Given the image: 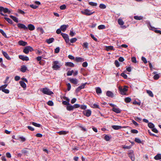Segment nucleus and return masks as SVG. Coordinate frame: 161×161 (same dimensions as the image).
Masks as SVG:
<instances>
[{
	"label": "nucleus",
	"instance_id": "1",
	"mask_svg": "<svg viewBox=\"0 0 161 161\" xmlns=\"http://www.w3.org/2000/svg\"><path fill=\"white\" fill-rule=\"evenodd\" d=\"M62 65L59 62L57 61H55L53 62L52 68L55 70H58Z\"/></svg>",
	"mask_w": 161,
	"mask_h": 161
},
{
	"label": "nucleus",
	"instance_id": "2",
	"mask_svg": "<svg viewBox=\"0 0 161 161\" xmlns=\"http://www.w3.org/2000/svg\"><path fill=\"white\" fill-rule=\"evenodd\" d=\"M128 87L127 86H125L123 88L119 86V89L120 92V93L122 95H126V92L128 90Z\"/></svg>",
	"mask_w": 161,
	"mask_h": 161
},
{
	"label": "nucleus",
	"instance_id": "3",
	"mask_svg": "<svg viewBox=\"0 0 161 161\" xmlns=\"http://www.w3.org/2000/svg\"><path fill=\"white\" fill-rule=\"evenodd\" d=\"M94 11L92 12L91 11L87 9H86L83 11H81V13L83 14L89 16L92 15L94 13Z\"/></svg>",
	"mask_w": 161,
	"mask_h": 161
},
{
	"label": "nucleus",
	"instance_id": "4",
	"mask_svg": "<svg viewBox=\"0 0 161 161\" xmlns=\"http://www.w3.org/2000/svg\"><path fill=\"white\" fill-rule=\"evenodd\" d=\"M33 50V48L30 46L25 47L23 50V52L25 54H28L29 51H32Z\"/></svg>",
	"mask_w": 161,
	"mask_h": 161
},
{
	"label": "nucleus",
	"instance_id": "5",
	"mask_svg": "<svg viewBox=\"0 0 161 161\" xmlns=\"http://www.w3.org/2000/svg\"><path fill=\"white\" fill-rule=\"evenodd\" d=\"M42 92L43 93L47 95H51L53 94V92L50 91L47 88H43Z\"/></svg>",
	"mask_w": 161,
	"mask_h": 161
},
{
	"label": "nucleus",
	"instance_id": "6",
	"mask_svg": "<svg viewBox=\"0 0 161 161\" xmlns=\"http://www.w3.org/2000/svg\"><path fill=\"white\" fill-rule=\"evenodd\" d=\"M61 35L64 39L66 42L68 43L69 41V39L68 35L63 33H61Z\"/></svg>",
	"mask_w": 161,
	"mask_h": 161
},
{
	"label": "nucleus",
	"instance_id": "7",
	"mask_svg": "<svg viewBox=\"0 0 161 161\" xmlns=\"http://www.w3.org/2000/svg\"><path fill=\"white\" fill-rule=\"evenodd\" d=\"M0 11H3L5 13H10L11 12V11L9 10L8 8H4L3 7H0Z\"/></svg>",
	"mask_w": 161,
	"mask_h": 161
},
{
	"label": "nucleus",
	"instance_id": "8",
	"mask_svg": "<svg viewBox=\"0 0 161 161\" xmlns=\"http://www.w3.org/2000/svg\"><path fill=\"white\" fill-rule=\"evenodd\" d=\"M92 112L89 109L86 110L83 112L84 114L87 117H89L91 114Z\"/></svg>",
	"mask_w": 161,
	"mask_h": 161
},
{
	"label": "nucleus",
	"instance_id": "9",
	"mask_svg": "<svg viewBox=\"0 0 161 161\" xmlns=\"http://www.w3.org/2000/svg\"><path fill=\"white\" fill-rule=\"evenodd\" d=\"M17 26L19 28L24 29V30H28V27L23 24L19 23L18 24Z\"/></svg>",
	"mask_w": 161,
	"mask_h": 161
},
{
	"label": "nucleus",
	"instance_id": "10",
	"mask_svg": "<svg viewBox=\"0 0 161 161\" xmlns=\"http://www.w3.org/2000/svg\"><path fill=\"white\" fill-rule=\"evenodd\" d=\"M69 81L74 84H77L78 82V80L75 78H69Z\"/></svg>",
	"mask_w": 161,
	"mask_h": 161
},
{
	"label": "nucleus",
	"instance_id": "11",
	"mask_svg": "<svg viewBox=\"0 0 161 161\" xmlns=\"http://www.w3.org/2000/svg\"><path fill=\"white\" fill-rule=\"evenodd\" d=\"M19 57L20 59L22 60L23 61H28L29 60V58L27 56H25L23 55H19Z\"/></svg>",
	"mask_w": 161,
	"mask_h": 161
},
{
	"label": "nucleus",
	"instance_id": "12",
	"mask_svg": "<svg viewBox=\"0 0 161 161\" xmlns=\"http://www.w3.org/2000/svg\"><path fill=\"white\" fill-rule=\"evenodd\" d=\"M112 128L114 130H118L121 129L122 128H125L126 127L125 126L122 127V126H120L114 125H113L112 126Z\"/></svg>",
	"mask_w": 161,
	"mask_h": 161
},
{
	"label": "nucleus",
	"instance_id": "13",
	"mask_svg": "<svg viewBox=\"0 0 161 161\" xmlns=\"http://www.w3.org/2000/svg\"><path fill=\"white\" fill-rule=\"evenodd\" d=\"M112 110L113 111L117 114L121 112L120 110L118 108L114 107L112 109Z\"/></svg>",
	"mask_w": 161,
	"mask_h": 161
},
{
	"label": "nucleus",
	"instance_id": "14",
	"mask_svg": "<svg viewBox=\"0 0 161 161\" xmlns=\"http://www.w3.org/2000/svg\"><path fill=\"white\" fill-rule=\"evenodd\" d=\"M129 156L130 158L132 161H134L135 160L134 155L132 152L129 153Z\"/></svg>",
	"mask_w": 161,
	"mask_h": 161
},
{
	"label": "nucleus",
	"instance_id": "15",
	"mask_svg": "<svg viewBox=\"0 0 161 161\" xmlns=\"http://www.w3.org/2000/svg\"><path fill=\"white\" fill-rule=\"evenodd\" d=\"M18 44L22 46H25L27 45V42L21 40L18 42Z\"/></svg>",
	"mask_w": 161,
	"mask_h": 161
},
{
	"label": "nucleus",
	"instance_id": "16",
	"mask_svg": "<svg viewBox=\"0 0 161 161\" xmlns=\"http://www.w3.org/2000/svg\"><path fill=\"white\" fill-rule=\"evenodd\" d=\"M68 26V25H63L61 26L60 29L61 31H65L67 27Z\"/></svg>",
	"mask_w": 161,
	"mask_h": 161
},
{
	"label": "nucleus",
	"instance_id": "17",
	"mask_svg": "<svg viewBox=\"0 0 161 161\" xmlns=\"http://www.w3.org/2000/svg\"><path fill=\"white\" fill-rule=\"evenodd\" d=\"M2 53L4 56L8 60H10L11 58L9 57L8 54H7V53L3 51H2Z\"/></svg>",
	"mask_w": 161,
	"mask_h": 161
},
{
	"label": "nucleus",
	"instance_id": "18",
	"mask_svg": "<svg viewBox=\"0 0 161 161\" xmlns=\"http://www.w3.org/2000/svg\"><path fill=\"white\" fill-rule=\"evenodd\" d=\"M30 31H33L35 29V27L34 25L30 24L28 25V29Z\"/></svg>",
	"mask_w": 161,
	"mask_h": 161
},
{
	"label": "nucleus",
	"instance_id": "19",
	"mask_svg": "<svg viewBox=\"0 0 161 161\" xmlns=\"http://www.w3.org/2000/svg\"><path fill=\"white\" fill-rule=\"evenodd\" d=\"M107 95L109 97H114V94L111 92L110 91H108L106 93Z\"/></svg>",
	"mask_w": 161,
	"mask_h": 161
},
{
	"label": "nucleus",
	"instance_id": "20",
	"mask_svg": "<svg viewBox=\"0 0 161 161\" xmlns=\"http://www.w3.org/2000/svg\"><path fill=\"white\" fill-rule=\"evenodd\" d=\"M69 132L68 131H66L64 130H62L59 132H58L57 133H58L60 135H64L66 134Z\"/></svg>",
	"mask_w": 161,
	"mask_h": 161
},
{
	"label": "nucleus",
	"instance_id": "21",
	"mask_svg": "<svg viewBox=\"0 0 161 161\" xmlns=\"http://www.w3.org/2000/svg\"><path fill=\"white\" fill-rule=\"evenodd\" d=\"M66 109L69 111L73 110L74 108L73 106L71 105L70 104L68 105L66 107Z\"/></svg>",
	"mask_w": 161,
	"mask_h": 161
},
{
	"label": "nucleus",
	"instance_id": "22",
	"mask_svg": "<svg viewBox=\"0 0 161 161\" xmlns=\"http://www.w3.org/2000/svg\"><path fill=\"white\" fill-rule=\"evenodd\" d=\"M135 19L137 20H141L142 19L143 17L142 16H135L134 17Z\"/></svg>",
	"mask_w": 161,
	"mask_h": 161
},
{
	"label": "nucleus",
	"instance_id": "23",
	"mask_svg": "<svg viewBox=\"0 0 161 161\" xmlns=\"http://www.w3.org/2000/svg\"><path fill=\"white\" fill-rule=\"evenodd\" d=\"M65 65L66 66L71 67H73L74 66V64L71 62H66L65 63Z\"/></svg>",
	"mask_w": 161,
	"mask_h": 161
},
{
	"label": "nucleus",
	"instance_id": "24",
	"mask_svg": "<svg viewBox=\"0 0 161 161\" xmlns=\"http://www.w3.org/2000/svg\"><path fill=\"white\" fill-rule=\"evenodd\" d=\"M27 69V67L25 65H23L21 66V68L20 69V71L23 72H25L26 70Z\"/></svg>",
	"mask_w": 161,
	"mask_h": 161
},
{
	"label": "nucleus",
	"instance_id": "25",
	"mask_svg": "<svg viewBox=\"0 0 161 161\" xmlns=\"http://www.w3.org/2000/svg\"><path fill=\"white\" fill-rule=\"evenodd\" d=\"M75 60L77 62H83L84 61V59L81 57H76L75 58Z\"/></svg>",
	"mask_w": 161,
	"mask_h": 161
},
{
	"label": "nucleus",
	"instance_id": "26",
	"mask_svg": "<svg viewBox=\"0 0 161 161\" xmlns=\"http://www.w3.org/2000/svg\"><path fill=\"white\" fill-rule=\"evenodd\" d=\"M10 17L16 23H18V19L16 17L13 16L12 15H10Z\"/></svg>",
	"mask_w": 161,
	"mask_h": 161
},
{
	"label": "nucleus",
	"instance_id": "27",
	"mask_svg": "<svg viewBox=\"0 0 161 161\" xmlns=\"http://www.w3.org/2000/svg\"><path fill=\"white\" fill-rule=\"evenodd\" d=\"M20 86L23 88H25L26 87V85L25 83L23 81H20L19 82Z\"/></svg>",
	"mask_w": 161,
	"mask_h": 161
},
{
	"label": "nucleus",
	"instance_id": "28",
	"mask_svg": "<svg viewBox=\"0 0 161 161\" xmlns=\"http://www.w3.org/2000/svg\"><path fill=\"white\" fill-rule=\"evenodd\" d=\"M154 159L156 160H159L161 159V154H158L154 157Z\"/></svg>",
	"mask_w": 161,
	"mask_h": 161
},
{
	"label": "nucleus",
	"instance_id": "29",
	"mask_svg": "<svg viewBox=\"0 0 161 161\" xmlns=\"http://www.w3.org/2000/svg\"><path fill=\"white\" fill-rule=\"evenodd\" d=\"M54 39L53 38H49L48 39H47L46 40V42L50 44L52 43L54 41Z\"/></svg>",
	"mask_w": 161,
	"mask_h": 161
},
{
	"label": "nucleus",
	"instance_id": "30",
	"mask_svg": "<svg viewBox=\"0 0 161 161\" xmlns=\"http://www.w3.org/2000/svg\"><path fill=\"white\" fill-rule=\"evenodd\" d=\"M114 50V47L113 46H108L106 47V50L107 51H108L109 50Z\"/></svg>",
	"mask_w": 161,
	"mask_h": 161
},
{
	"label": "nucleus",
	"instance_id": "31",
	"mask_svg": "<svg viewBox=\"0 0 161 161\" xmlns=\"http://www.w3.org/2000/svg\"><path fill=\"white\" fill-rule=\"evenodd\" d=\"M118 23L119 25H123L124 24V23L122 19H118Z\"/></svg>",
	"mask_w": 161,
	"mask_h": 161
},
{
	"label": "nucleus",
	"instance_id": "32",
	"mask_svg": "<svg viewBox=\"0 0 161 161\" xmlns=\"http://www.w3.org/2000/svg\"><path fill=\"white\" fill-rule=\"evenodd\" d=\"M147 92L150 97H152L153 96V94L151 91L147 90Z\"/></svg>",
	"mask_w": 161,
	"mask_h": 161
},
{
	"label": "nucleus",
	"instance_id": "33",
	"mask_svg": "<svg viewBox=\"0 0 161 161\" xmlns=\"http://www.w3.org/2000/svg\"><path fill=\"white\" fill-rule=\"evenodd\" d=\"M37 30L38 31L40 32L41 34H43L44 32V31L43 29L41 27H38L37 28Z\"/></svg>",
	"mask_w": 161,
	"mask_h": 161
},
{
	"label": "nucleus",
	"instance_id": "34",
	"mask_svg": "<svg viewBox=\"0 0 161 161\" xmlns=\"http://www.w3.org/2000/svg\"><path fill=\"white\" fill-rule=\"evenodd\" d=\"M96 92L97 94H100L102 92V91L101 88L99 87H97L96 88Z\"/></svg>",
	"mask_w": 161,
	"mask_h": 161
},
{
	"label": "nucleus",
	"instance_id": "35",
	"mask_svg": "<svg viewBox=\"0 0 161 161\" xmlns=\"http://www.w3.org/2000/svg\"><path fill=\"white\" fill-rule=\"evenodd\" d=\"M7 84H5L1 86V87H0V91L2 90V91H3V90L5 89V88L7 86Z\"/></svg>",
	"mask_w": 161,
	"mask_h": 161
},
{
	"label": "nucleus",
	"instance_id": "36",
	"mask_svg": "<svg viewBox=\"0 0 161 161\" xmlns=\"http://www.w3.org/2000/svg\"><path fill=\"white\" fill-rule=\"evenodd\" d=\"M19 139L20 140L21 142H23L26 141V138L23 136H20Z\"/></svg>",
	"mask_w": 161,
	"mask_h": 161
},
{
	"label": "nucleus",
	"instance_id": "37",
	"mask_svg": "<svg viewBox=\"0 0 161 161\" xmlns=\"http://www.w3.org/2000/svg\"><path fill=\"white\" fill-rule=\"evenodd\" d=\"M131 101V98L129 97H126L125 99V101L126 103H129Z\"/></svg>",
	"mask_w": 161,
	"mask_h": 161
},
{
	"label": "nucleus",
	"instance_id": "38",
	"mask_svg": "<svg viewBox=\"0 0 161 161\" xmlns=\"http://www.w3.org/2000/svg\"><path fill=\"white\" fill-rule=\"evenodd\" d=\"M32 124L34 126L37 127H40L41 126L40 124H37L34 122H32Z\"/></svg>",
	"mask_w": 161,
	"mask_h": 161
},
{
	"label": "nucleus",
	"instance_id": "39",
	"mask_svg": "<svg viewBox=\"0 0 161 161\" xmlns=\"http://www.w3.org/2000/svg\"><path fill=\"white\" fill-rule=\"evenodd\" d=\"M98 28L99 30H101L105 28V26L104 25H99Z\"/></svg>",
	"mask_w": 161,
	"mask_h": 161
},
{
	"label": "nucleus",
	"instance_id": "40",
	"mask_svg": "<svg viewBox=\"0 0 161 161\" xmlns=\"http://www.w3.org/2000/svg\"><path fill=\"white\" fill-rule=\"evenodd\" d=\"M148 127L151 128H153L154 127V124L152 123H148Z\"/></svg>",
	"mask_w": 161,
	"mask_h": 161
},
{
	"label": "nucleus",
	"instance_id": "41",
	"mask_svg": "<svg viewBox=\"0 0 161 161\" xmlns=\"http://www.w3.org/2000/svg\"><path fill=\"white\" fill-rule=\"evenodd\" d=\"M10 24H12L13 23L12 21L9 18H4Z\"/></svg>",
	"mask_w": 161,
	"mask_h": 161
},
{
	"label": "nucleus",
	"instance_id": "42",
	"mask_svg": "<svg viewBox=\"0 0 161 161\" xmlns=\"http://www.w3.org/2000/svg\"><path fill=\"white\" fill-rule=\"evenodd\" d=\"M99 7L100 8L102 9H105L106 8V6L103 4H100Z\"/></svg>",
	"mask_w": 161,
	"mask_h": 161
},
{
	"label": "nucleus",
	"instance_id": "43",
	"mask_svg": "<svg viewBox=\"0 0 161 161\" xmlns=\"http://www.w3.org/2000/svg\"><path fill=\"white\" fill-rule=\"evenodd\" d=\"M93 108H100L99 106L97 104L94 103L93 104V106L92 107Z\"/></svg>",
	"mask_w": 161,
	"mask_h": 161
},
{
	"label": "nucleus",
	"instance_id": "44",
	"mask_svg": "<svg viewBox=\"0 0 161 161\" xmlns=\"http://www.w3.org/2000/svg\"><path fill=\"white\" fill-rule=\"evenodd\" d=\"M17 12L19 14H24L25 13V12L19 9H18Z\"/></svg>",
	"mask_w": 161,
	"mask_h": 161
},
{
	"label": "nucleus",
	"instance_id": "45",
	"mask_svg": "<svg viewBox=\"0 0 161 161\" xmlns=\"http://www.w3.org/2000/svg\"><path fill=\"white\" fill-rule=\"evenodd\" d=\"M66 6L64 5H63L60 6V8L61 10H64L66 8Z\"/></svg>",
	"mask_w": 161,
	"mask_h": 161
},
{
	"label": "nucleus",
	"instance_id": "46",
	"mask_svg": "<svg viewBox=\"0 0 161 161\" xmlns=\"http://www.w3.org/2000/svg\"><path fill=\"white\" fill-rule=\"evenodd\" d=\"M89 3V5L92 6H96L97 5V3L93 2H90Z\"/></svg>",
	"mask_w": 161,
	"mask_h": 161
},
{
	"label": "nucleus",
	"instance_id": "47",
	"mask_svg": "<svg viewBox=\"0 0 161 161\" xmlns=\"http://www.w3.org/2000/svg\"><path fill=\"white\" fill-rule=\"evenodd\" d=\"M73 72L74 71L73 70H72L71 71H68L67 73V76L71 75Z\"/></svg>",
	"mask_w": 161,
	"mask_h": 161
},
{
	"label": "nucleus",
	"instance_id": "48",
	"mask_svg": "<svg viewBox=\"0 0 161 161\" xmlns=\"http://www.w3.org/2000/svg\"><path fill=\"white\" fill-rule=\"evenodd\" d=\"M88 43L87 42H85L83 43V46L85 47L86 48H88Z\"/></svg>",
	"mask_w": 161,
	"mask_h": 161
},
{
	"label": "nucleus",
	"instance_id": "49",
	"mask_svg": "<svg viewBox=\"0 0 161 161\" xmlns=\"http://www.w3.org/2000/svg\"><path fill=\"white\" fill-rule=\"evenodd\" d=\"M135 141L136 142H137L138 143H141L142 142L140 139L139 138H135Z\"/></svg>",
	"mask_w": 161,
	"mask_h": 161
},
{
	"label": "nucleus",
	"instance_id": "50",
	"mask_svg": "<svg viewBox=\"0 0 161 161\" xmlns=\"http://www.w3.org/2000/svg\"><path fill=\"white\" fill-rule=\"evenodd\" d=\"M123 148L124 149H130L131 148V147L130 146H126L125 145L122 146Z\"/></svg>",
	"mask_w": 161,
	"mask_h": 161
},
{
	"label": "nucleus",
	"instance_id": "51",
	"mask_svg": "<svg viewBox=\"0 0 161 161\" xmlns=\"http://www.w3.org/2000/svg\"><path fill=\"white\" fill-rule=\"evenodd\" d=\"M77 39L76 38H74L71 39L70 40V42L71 43H73L77 41Z\"/></svg>",
	"mask_w": 161,
	"mask_h": 161
},
{
	"label": "nucleus",
	"instance_id": "52",
	"mask_svg": "<svg viewBox=\"0 0 161 161\" xmlns=\"http://www.w3.org/2000/svg\"><path fill=\"white\" fill-rule=\"evenodd\" d=\"M86 83H84L82 85L80 86H79V87H80V88L81 89H83L85 87V86L86 85Z\"/></svg>",
	"mask_w": 161,
	"mask_h": 161
},
{
	"label": "nucleus",
	"instance_id": "53",
	"mask_svg": "<svg viewBox=\"0 0 161 161\" xmlns=\"http://www.w3.org/2000/svg\"><path fill=\"white\" fill-rule=\"evenodd\" d=\"M30 6L31 8H33V9H36L38 7V6L34 5L33 4H31L30 5Z\"/></svg>",
	"mask_w": 161,
	"mask_h": 161
},
{
	"label": "nucleus",
	"instance_id": "54",
	"mask_svg": "<svg viewBox=\"0 0 161 161\" xmlns=\"http://www.w3.org/2000/svg\"><path fill=\"white\" fill-rule=\"evenodd\" d=\"M114 63H115V64L116 66L117 67H118L120 65L119 62L117 60H116L115 61Z\"/></svg>",
	"mask_w": 161,
	"mask_h": 161
},
{
	"label": "nucleus",
	"instance_id": "55",
	"mask_svg": "<svg viewBox=\"0 0 161 161\" xmlns=\"http://www.w3.org/2000/svg\"><path fill=\"white\" fill-rule=\"evenodd\" d=\"M47 104L49 106H52L53 105V103L52 101H49L47 102Z\"/></svg>",
	"mask_w": 161,
	"mask_h": 161
},
{
	"label": "nucleus",
	"instance_id": "56",
	"mask_svg": "<svg viewBox=\"0 0 161 161\" xmlns=\"http://www.w3.org/2000/svg\"><path fill=\"white\" fill-rule=\"evenodd\" d=\"M62 103L64 105H68L69 104V102L67 101H63L62 102Z\"/></svg>",
	"mask_w": 161,
	"mask_h": 161
},
{
	"label": "nucleus",
	"instance_id": "57",
	"mask_svg": "<svg viewBox=\"0 0 161 161\" xmlns=\"http://www.w3.org/2000/svg\"><path fill=\"white\" fill-rule=\"evenodd\" d=\"M159 77V76L158 74H156L153 76L154 79L155 80L158 79Z\"/></svg>",
	"mask_w": 161,
	"mask_h": 161
},
{
	"label": "nucleus",
	"instance_id": "58",
	"mask_svg": "<svg viewBox=\"0 0 161 161\" xmlns=\"http://www.w3.org/2000/svg\"><path fill=\"white\" fill-rule=\"evenodd\" d=\"M121 75L125 79H126L127 77V75L123 73H122L121 74Z\"/></svg>",
	"mask_w": 161,
	"mask_h": 161
},
{
	"label": "nucleus",
	"instance_id": "59",
	"mask_svg": "<svg viewBox=\"0 0 161 161\" xmlns=\"http://www.w3.org/2000/svg\"><path fill=\"white\" fill-rule=\"evenodd\" d=\"M67 90L68 91H69L70 90L71 88V85L70 83H68L67 84Z\"/></svg>",
	"mask_w": 161,
	"mask_h": 161
},
{
	"label": "nucleus",
	"instance_id": "60",
	"mask_svg": "<svg viewBox=\"0 0 161 161\" xmlns=\"http://www.w3.org/2000/svg\"><path fill=\"white\" fill-rule=\"evenodd\" d=\"M104 139L106 141H108L109 140L110 137L106 135L104 137Z\"/></svg>",
	"mask_w": 161,
	"mask_h": 161
},
{
	"label": "nucleus",
	"instance_id": "61",
	"mask_svg": "<svg viewBox=\"0 0 161 161\" xmlns=\"http://www.w3.org/2000/svg\"><path fill=\"white\" fill-rule=\"evenodd\" d=\"M142 59L144 63L146 64L147 63V60L145 57H142Z\"/></svg>",
	"mask_w": 161,
	"mask_h": 161
},
{
	"label": "nucleus",
	"instance_id": "62",
	"mask_svg": "<svg viewBox=\"0 0 161 161\" xmlns=\"http://www.w3.org/2000/svg\"><path fill=\"white\" fill-rule=\"evenodd\" d=\"M131 132L132 133H138V131L136 130H135V129H133V130H131Z\"/></svg>",
	"mask_w": 161,
	"mask_h": 161
},
{
	"label": "nucleus",
	"instance_id": "63",
	"mask_svg": "<svg viewBox=\"0 0 161 161\" xmlns=\"http://www.w3.org/2000/svg\"><path fill=\"white\" fill-rule=\"evenodd\" d=\"M131 61L133 63H136V58L135 57H132L131 58Z\"/></svg>",
	"mask_w": 161,
	"mask_h": 161
},
{
	"label": "nucleus",
	"instance_id": "64",
	"mask_svg": "<svg viewBox=\"0 0 161 161\" xmlns=\"http://www.w3.org/2000/svg\"><path fill=\"white\" fill-rule=\"evenodd\" d=\"M74 108H77L80 107V105L78 104H75L73 105Z\"/></svg>",
	"mask_w": 161,
	"mask_h": 161
}]
</instances>
